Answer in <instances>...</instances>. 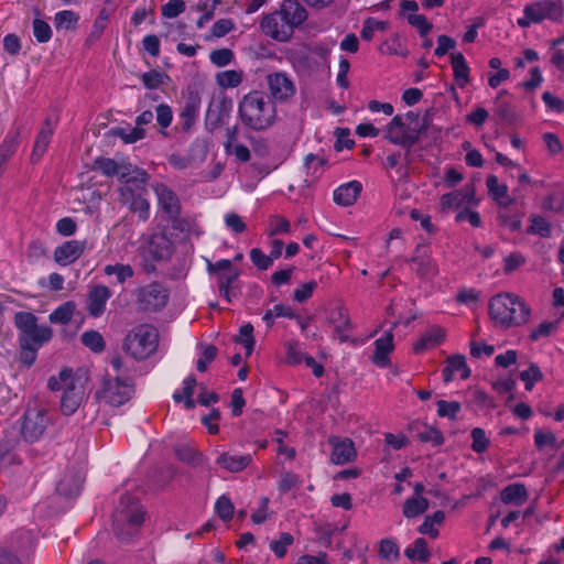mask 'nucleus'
I'll use <instances>...</instances> for the list:
<instances>
[{"label": "nucleus", "mask_w": 564, "mask_h": 564, "mask_svg": "<svg viewBox=\"0 0 564 564\" xmlns=\"http://www.w3.org/2000/svg\"><path fill=\"white\" fill-rule=\"evenodd\" d=\"M523 13H525L534 24L542 23L544 20L558 22L563 17L564 6L561 0H539L525 4Z\"/></svg>", "instance_id": "11"}, {"label": "nucleus", "mask_w": 564, "mask_h": 564, "mask_svg": "<svg viewBox=\"0 0 564 564\" xmlns=\"http://www.w3.org/2000/svg\"><path fill=\"white\" fill-rule=\"evenodd\" d=\"M232 101L226 97L213 99L206 112L205 123L208 130L214 131L229 118Z\"/></svg>", "instance_id": "17"}, {"label": "nucleus", "mask_w": 564, "mask_h": 564, "mask_svg": "<svg viewBox=\"0 0 564 564\" xmlns=\"http://www.w3.org/2000/svg\"><path fill=\"white\" fill-rule=\"evenodd\" d=\"M361 191L362 185L360 182L350 181L334 191V202L340 206H351L359 197Z\"/></svg>", "instance_id": "27"}, {"label": "nucleus", "mask_w": 564, "mask_h": 564, "mask_svg": "<svg viewBox=\"0 0 564 564\" xmlns=\"http://www.w3.org/2000/svg\"><path fill=\"white\" fill-rule=\"evenodd\" d=\"M445 329L441 326L433 325L413 344V351L422 354L429 349L440 346L445 339Z\"/></svg>", "instance_id": "24"}, {"label": "nucleus", "mask_w": 564, "mask_h": 564, "mask_svg": "<svg viewBox=\"0 0 564 564\" xmlns=\"http://www.w3.org/2000/svg\"><path fill=\"white\" fill-rule=\"evenodd\" d=\"M243 80V72L237 69H228L216 74V83L221 88H236Z\"/></svg>", "instance_id": "37"}, {"label": "nucleus", "mask_w": 564, "mask_h": 564, "mask_svg": "<svg viewBox=\"0 0 564 564\" xmlns=\"http://www.w3.org/2000/svg\"><path fill=\"white\" fill-rule=\"evenodd\" d=\"M274 317H295V312L292 307L276 304L272 310H268L263 315V321L265 322L268 327H272Z\"/></svg>", "instance_id": "43"}, {"label": "nucleus", "mask_w": 564, "mask_h": 564, "mask_svg": "<svg viewBox=\"0 0 564 564\" xmlns=\"http://www.w3.org/2000/svg\"><path fill=\"white\" fill-rule=\"evenodd\" d=\"M250 260L259 270H268L273 264L269 254H265L260 248L250 250Z\"/></svg>", "instance_id": "62"}, {"label": "nucleus", "mask_w": 564, "mask_h": 564, "mask_svg": "<svg viewBox=\"0 0 564 564\" xmlns=\"http://www.w3.org/2000/svg\"><path fill=\"white\" fill-rule=\"evenodd\" d=\"M33 35L39 43H47L52 39L50 24L42 19H34L32 22Z\"/></svg>", "instance_id": "47"}, {"label": "nucleus", "mask_w": 564, "mask_h": 564, "mask_svg": "<svg viewBox=\"0 0 564 564\" xmlns=\"http://www.w3.org/2000/svg\"><path fill=\"white\" fill-rule=\"evenodd\" d=\"M133 393L134 386L130 379L108 377L104 379L101 389L96 392V397L111 406H121L132 398Z\"/></svg>", "instance_id": "9"}, {"label": "nucleus", "mask_w": 564, "mask_h": 564, "mask_svg": "<svg viewBox=\"0 0 564 564\" xmlns=\"http://www.w3.org/2000/svg\"><path fill=\"white\" fill-rule=\"evenodd\" d=\"M76 304L73 301H68L56 307L48 316V319L53 324L66 325L72 321L75 313Z\"/></svg>", "instance_id": "35"}, {"label": "nucleus", "mask_w": 564, "mask_h": 564, "mask_svg": "<svg viewBox=\"0 0 564 564\" xmlns=\"http://www.w3.org/2000/svg\"><path fill=\"white\" fill-rule=\"evenodd\" d=\"M251 463H252V455H250V454L231 455L229 453H223L216 459V464L229 473L242 471Z\"/></svg>", "instance_id": "28"}, {"label": "nucleus", "mask_w": 564, "mask_h": 564, "mask_svg": "<svg viewBox=\"0 0 564 564\" xmlns=\"http://www.w3.org/2000/svg\"><path fill=\"white\" fill-rule=\"evenodd\" d=\"M456 371L460 373L463 380L470 377V368L467 366L466 358L463 355H453L446 359L445 367L442 369L443 380L446 383L451 382Z\"/></svg>", "instance_id": "25"}, {"label": "nucleus", "mask_w": 564, "mask_h": 564, "mask_svg": "<svg viewBox=\"0 0 564 564\" xmlns=\"http://www.w3.org/2000/svg\"><path fill=\"white\" fill-rule=\"evenodd\" d=\"M437 415L441 417H447L452 421L456 420L457 414L459 413L462 405L457 401H437Z\"/></svg>", "instance_id": "48"}, {"label": "nucleus", "mask_w": 564, "mask_h": 564, "mask_svg": "<svg viewBox=\"0 0 564 564\" xmlns=\"http://www.w3.org/2000/svg\"><path fill=\"white\" fill-rule=\"evenodd\" d=\"M306 19L307 11L299 0H283L278 10L262 17L260 30L272 40L288 42Z\"/></svg>", "instance_id": "1"}, {"label": "nucleus", "mask_w": 564, "mask_h": 564, "mask_svg": "<svg viewBox=\"0 0 564 564\" xmlns=\"http://www.w3.org/2000/svg\"><path fill=\"white\" fill-rule=\"evenodd\" d=\"M119 203L127 206L138 215L140 221H147L150 217V203L145 198L148 193L134 192L128 186H120L118 189Z\"/></svg>", "instance_id": "14"}, {"label": "nucleus", "mask_w": 564, "mask_h": 564, "mask_svg": "<svg viewBox=\"0 0 564 564\" xmlns=\"http://www.w3.org/2000/svg\"><path fill=\"white\" fill-rule=\"evenodd\" d=\"M470 435L473 438L471 449L475 453L481 454L485 451H487V448L489 446V440L486 436V433L482 429H480V427L473 429Z\"/></svg>", "instance_id": "58"}, {"label": "nucleus", "mask_w": 564, "mask_h": 564, "mask_svg": "<svg viewBox=\"0 0 564 564\" xmlns=\"http://www.w3.org/2000/svg\"><path fill=\"white\" fill-rule=\"evenodd\" d=\"M379 554L387 561H395L399 557V546L391 539H383L380 542Z\"/></svg>", "instance_id": "60"}, {"label": "nucleus", "mask_w": 564, "mask_h": 564, "mask_svg": "<svg viewBox=\"0 0 564 564\" xmlns=\"http://www.w3.org/2000/svg\"><path fill=\"white\" fill-rule=\"evenodd\" d=\"M333 451L330 455V460L335 465H345L347 463L352 462L356 456V448L354 442L350 438H334L329 441Z\"/></svg>", "instance_id": "23"}, {"label": "nucleus", "mask_w": 564, "mask_h": 564, "mask_svg": "<svg viewBox=\"0 0 564 564\" xmlns=\"http://www.w3.org/2000/svg\"><path fill=\"white\" fill-rule=\"evenodd\" d=\"M329 322L334 324L335 334L340 341H346L349 333L352 329L351 322L347 310L344 306H338L332 310L329 314Z\"/></svg>", "instance_id": "26"}, {"label": "nucleus", "mask_w": 564, "mask_h": 564, "mask_svg": "<svg viewBox=\"0 0 564 564\" xmlns=\"http://www.w3.org/2000/svg\"><path fill=\"white\" fill-rule=\"evenodd\" d=\"M527 232L546 238L550 237L551 235V226L543 217L533 216L531 218V225L528 227Z\"/></svg>", "instance_id": "52"}, {"label": "nucleus", "mask_w": 564, "mask_h": 564, "mask_svg": "<svg viewBox=\"0 0 564 564\" xmlns=\"http://www.w3.org/2000/svg\"><path fill=\"white\" fill-rule=\"evenodd\" d=\"M519 378L525 383V390L531 391L534 383L543 379V373L536 364H531L520 372Z\"/></svg>", "instance_id": "45"}, {"label": "nucleus", "mask_w": 564, "mask_h": 564, "mask_svg": "<svg viewBox=\"0 0 564 564\" xmlns=\"http://www.w3.org/2000/svg\"><path fill=\"white\" fill-rule=\"evenodd\" d=\"M293 541L294 539L291 533L283 532L280 534L279 540L270 543V549L276 557L282 558L288 552V546H290Z\"/></svg>", "instance_id": "51"}, {"label": "nucleus", "mask_w": 564, "mask_h": 564, "mask_svg": "<svg viewBox=\"0 0 564 564\" xmlns=\"http://www.w3.org/2000/svg\"><path fill=\"white\" fill-rule=\"evenodd\" d=\"M174 251L172 240L165 234H154L147 247L148 254L155 261H166Z\"/></svg>", "instance_id": "21"}, {"label": "nucleus", "mask_w": 564, "mask_h": 564, "mask_svg": "<svg viewBox=\"0 0 564 564\" xmlns=\"http://www.w3.org/2000/svg\"><path fill=\"white\" fill-rule=\"evenodd\" d=\"M239 337L236 338V341L243 345L246 349V356H251L254 347V337H253V326L251 324H245L239 329Z\"/></svg>", "instance_id": "46"}, {"label": "nucleus", "mask_w": 564, "mask_h": 564, "mask_svg": "<svg viewBox=\"0 0 564 564\" xmlns=\"http://www.w3.org/2000/svg\"><path fill=\"white\" fill-rule=\"evenodd\" d=\"M316 288L317 282L315 280H311L306 283H303L300 288L294 290L293 300L297 303H304L305 301L312 297Z\"/></svg>", "instance_id": "61"}, {"label": "nucleus", "mask_w": 564, "mask_h": 564, "mask_svg": "<svg viewBox=\"0 0 564 564\" xmlns=\"http://www.w3.org/2000/svg\"><path fill=\"white\" fill-rule=\"evenodd\" d=\"M393 338V330L389 329L386 330L381 337L375 340V349L371 357V361L375 366L379 368H387L390 366V354L394 350Z\"/></svg>", "instance_id": "18"}, {"label": "nucleus", "mask_w": 564, "mask_h": 564, "mask_svg": "<svg viewBox=\"0 0 564 564\" xmlns=\"http://www.w3.org/2000/svg\"><path fill=\"white\" fill-rule=\"evenodd\" d=\"M203 351L200 357L197 359L196 368L199 372H204L207 370L208 365L213 362L217 355H218V348L214 345H207L202 346Z\"/></svg>", "instance_id": "53"}, {"label": "nucleus", "mask_w": 564, "mask_h": 564, "mask_svg": "<svg viewBox=\"0 0 564 564\" xmlns=\"http://www.w3.org/2000/svg\"><path fill=\"white\" fill-rule=\"evenodd\" d=\"M291 232V224L290 221L282 216H273L269 223L268 235L270 237L281 235V234H290Z\"/></svg>", "instance_id": "54"}, {"label": "nucleus", "mask_w": 564, "mask_h": 564, "mask_svg": "<svg viewBox=\"0 0 564 564\" xmlns=\"http://www.w3.org/2000/svg\"><path fill=\"white\" fill-rule=\"evenodd\" d=\"M238 115L242 124L248 129L264 131L276 120V106L263 91L252 90L239 101Z\"/></svg>", "instance_id": "2"}, {"label": "nucleus", "mask_w": 564, "mask_h": 564, "mask_svg": "<svg viewBox=\"0 0 564 564\" xmlns=\"http://www.w3.org/2000/svg\"><path fill=\"white\" fill-rule=\"evenodd\" d=\"M429 509V500L424 497H410L403 503L402 513L412 519L423 514Z\"/></svg>", "instance_id": "33"}, {"label": "nucleus", "mask_w": 564, "mask_h": 564, "mask_svg": "<svg viewBox=\"0 0 564 564\" xmlns=\"http://www.w3.org/2000/svg\"><path fill=\"white\" fill-rule=\"evenodd\" d=\"M207 271L209 274L216 275L220 296L230 303L231 290L238 281L240 271L234 268L231 260L228 259H221L216 262L207 260Z\"/></svg>", "instance_id": "10"}, {"label": "nucleus", "mask_w": 564, "mask_h": 564, "mask_svg": "<svg viewBox=\"0 0 564 564\" xmlns=\"http://www.w3.org/2000/svg\"><path fill=\"white\" fill-rule=\"evenodd\" d=\"M215 510L221 520L228 521L232 518L235 508L228 497L221 496L215 503Z\"/></svg>", "instance_id": "59"}, {"label": "nucleus", "mask_w": 564, "mask_h": 564, "mask_svg": "<svg viewBox=\"0 0 564 564\" xmlns=\"http://www.w3.org/2000/svg\"><path fill=\"white\" fill-rule=\"evenodd\" d=\"M159 334L155 327L142 324L134 327L123 340V349L132 358L144 360L158 348Z\"/></svg>", "instance_id": "7"}, {"label": "nucleus", "mask_w": 564, "mask_h": 564, "mask_svg": "<svg viewBox=\"0 0 564 564\" xmlns=\"http://www.w3.org/2000/svg\"><path fill=\"white\" fill-rule=\"evenodd\" d=\"M412 264V270L422 279H433L438 273L436 262L432 259L431 247L426 243H420L408 260Z\"/></svg>", "instance_id": "13"}, {"label": "nucleus", "mask_w": 564, "mask_h": 564, "mask_svg": "<svg viewBox=\"0 0 564 564\" xmlns=\"http://www.w3.org/2000/svg\"><path fill=\"white\" fill-rule=\"evenodd\" d=\"M86 246V240H67L54 250V260L63 267L72 264L83 256Z\"/></svg>", "instance_id": "20"}, {"label": "nucleus", "mask_w": 564, "mask_h": 564, "mask_svg": "<svg viewBox=\"0 0 564 564\" xmlns=\"http://www.w3.org/2000/svg\"><path fill=\"white\" fill-rule=\"evenodd\" d=\"M462 194L459 191H453L442 195L440 206L442 212H446L454 208H459L464 205Z\"/></svg>", "instance_id": "55"}, {"label": "nucleus", "mask_w": 564, "mask_h": 564, "mask_svg": "<svg viewBox=\"0 0 564 564\" xmlns=\"http://www.w3.org/2000/svg\"><path fill=\"white\" fill-rule=\"evenodd\" d=\"M13 322L18 329L19 345H31L41 348L53 337L52 328L47 325H39L37 316L31 312H17Z\"/></svg>", "instance_id": "6"}, {"label": "nucleus", "mask_w": 564, "mask_h": 564, "mask_svg": "<svg viewBox=\"0 0 564 564\" xmlns=\"http://www.w3.org/2000/svg\"><path fill=\"white\" fill-rule=\"evenodd\" d=\"M111 133L112 135L120 138L127 144L134 143L145 137V130L140 127H117L111 129Z\"/></svg>", "instance_id": "39"}, {"label": "nucleus", "mask_w": 564, "mask_h": 564, "mask_svg": "<svg viewBox=\"0 0 564 564\" xmlns=\"http://www.w3.org/2000/svg\"><path fill=\"white\" fill-rule=\"evenodd\" d=\"M286 349V364L291 366L300 365L306 357V355L302 351L301 344L296 340H290L285 344Z\"/></svg>", "instance_id": "44"}, {"label": "nucleus", "mask_w": 564, "mask_h": 564, "mask_svg": "<svg viewBox=\"0 0 564 564\" xmlns=\"http://www.w3.org/2000/svg\"><path fill=\"white\" fill-rule=\"evenodd\" d=\"M270 98L275 101H286L295 95V85L284 72L271 73L267 76Z\"/></svg>", "instance_id": "15"}, {"label": "nucleus", "mask_w": 564, "mask_h": 564, "mask_svg": "<svg viewBox=\"0 0 564 564\" xmlns=\"http://www.w3.org/2000/svg\"><path fill=\"white\" fill-rule=\"evenodd\" d=\"M176 457L188 465L194 467L203 466L206 458L203 454L198 453L194 447L182 445L175 449Z\"/></svg>", "instance_id": "34"}, {"label": "nucleus", "mask_w": 564, "mask_h": 564, "mask_svg": "<svg viewBox=\"0 0 564 564\" xmlns=\"http://www.w3.org/2000/svg\"><path fill=\"white\" fill-rule=\"evenodd\" d=\"M186 9V4L183 0H170L167 3L162 6V15L167 19H173L183 13Z\"/></svg>", "instance_id": "64"}, {"label": "nucleus", "mask_w": 564, "mask_h": 564, "mask_svg": "<svg viewBox=\"0 0 564 564\" xmlns=\"http://www.w3.org/2000/svg\"><path fill=\"white\" fill-rule=\"evenodd\" d=\"M150 180L149 173L140 167H134L132 175L128 177L122 186H128L134 192L148 193V182Z\"/></svg>", "instance_id": "32"}, {"label": "nucleus", "mask_w": 564, "mask_h": 564, "mask_svg": "<svg viewBox=\"0 0 564 564\" xmlns=\"http://www.w3.org/2000/svg\"><path fill=\"white\" fill-rule=\"evenodd\" d=\"M40 347L31 345H19V359L26 367H31L36 361Z\"/></svg>", "instance_id": "63"}, {"label": "nucleus", "mask_w": 564, "mask_h": 564, "mask_svg": "<svg viewBox=\"0 0 564 564\" xmlns=\"http://www.w3.org/2000/svg\"><path fill=\"white\" fill-rule=\"evenodd\" d=\"M104 273L108 276L116 275L117 282L123 284L127 280L131 279L134 274L130 264H108L104 268Z\"/></svg>", "instance_id": "41"}, {"label": "nucleus", "mask_w": 564, "mask_h": 564, "mask_svg": "<svg viewBox=\"0 0 564 564\" xmlns=\"http://www.w3.org/2000/svg\"><path fill=\"white\" fill-rule=\"evenodd\" d=\"M167 301L169 291L160 282L142 286L138 292V303L143 311H159L167 304Z\"/></svg>", "instance_id": "12"}, {"label": "nucleus", "mask_w": 564, "mask_h": 564, "mask_svg": "<svg viewBox=\"0 0 564 564\" xmlns=\"http://www.w3.org/2000/svg\"><path fill=\"white\" fill-rule=\"evenodd\" d=\"M406 21L417 30L421 37H425L433 28L424 14L409 13Z\"/></svg>", "instance_id": "49"}, {"label": "nucleus", "mask_w": 564, "mask_h": 564, "mask_svg": "<svg viewBox=\"0 0 564 564\" xmlns=\"http://www.w3.org/2000/svg\"><path fill=\"white\" fill-rule=\"evenodd\" d=\"M57 121V118H52L51 116L45 118L43 126L35 138L33 151L31 153V161L33 163L37 162L46 152L56 129Z\"/></svg>", "instance_id": "19"}, {"label": "nucleus", "mask_w": 564, "mask_h": 564, "mask_svg": "<svg viewBox=\"0 0 564 564\" xmlns=\"http://www.w3.org/2000/svg\"><path fill=\"white\" fill-rule=\"evenodd\" d=\"M234 58V52L227 47L214 50L209 54L210 63L217 67H225L229 65Z\"/></svg>", "instance_id": "50"}, {"label": "nucleus", "mask_w": 564, "mask_h": 564, "mask_svg": "<svg viewBox=\"0 0 564 564\" xmlns=\"http://www.w3.org/2000/svg\"><path fill=\"white\" fill-rule=\"evenodd\" d=\"M152 189L156 196L158 205L163 214L167 217L182 214V204L176 193L162 182L152 185Z\"/></svg>", "instance_id": "16"}, {"label": "nucleus", "mask_w": 564, "mask_h": 564, "mask_svg": "<svg viewBox=\"0 0 564 564\" xmlns=\"http://www.w3.org/2000/svg\"><path fill=\"white\" fill-rule=\"evenodd\" d=\"M79 14L72 10H62L55 13L54 25L57 31L76 29Z\"/></svg>", "instance_id": "38"}, {"label": "nucleus", "mask_w": 564, "mask_h": 564, "mask_svg": "<svg viewBox=\"0 0 564 564\" xmlns=\"http://www.w3.org/2000/svg\"><path fill=\"white\" fill-rule=\"evenodd\" d=\"M144 522V511L139 501L129 494L120 497L112 514V530L121 542H129L140 531Z\"/></svg>", "instance_id": "5"}, {"label": "nucleus", "mask_w": 564, "mask_h": 564, "mask_svg": "<svg viewBox=\"0 0 564 564\" xmlns=\"http://www.w3.org/2000/svg\"><path fill=\"white\" fill-rule=\"evenodd\" d=\"M489 195L495 199L508 197V187L500 184L496 175H489L486 180Z\"/></svg>", "instance_id": "56"}, {"label": "nucleus", "mask_w": 564, "mask_h": 564, "mask_svg": "<svg viewBox=\"0 0 564 564\" xmlns=\"http://www.w3.org/2000/svg\"><path fill=\"white\" fill-rule=\"evenodd\" d=\"M404 554L408 558L417 560L421 563L427 562L431 555L427 543L423 538L416 539L412 546L405 549Z\"/></svg>", "instance_id": "40"}, {"label": "nucleus", "mask_w": 564, "mask_h": 564, "mask_svg": "<svg viewBox=\"0 0 564 564\" xmlns=\"http://www.w3.org/2000/svg\"><path fill=\"white\" fill-rule=\"evenodd\" d=\"M488 313L496 327L508 329L525 324L530 308L512 293H499L489 300Z\"/></svg>", "instance_id": "3"}, {"label": "nucleus", "mask_w": 564, "mask_h": 564, "mask_svg": "<svg viewBox=\"0 0 564 564\" xmlns=\"http://www.w3.org/2000/svg\"><path fill=\"white\" fill-rule=\"evenodd\" d=\"M112 293L106 285L98 284L90 288L87 296V310L94 317L100 316L105 310L108 300Z\"/></svg>", "instance_id": "22"}, {"label": "nucleus", "mask_w": 564, "mask_h": 564, "mask_svg": "<svg viewBox=\"0 0 564 564\" xmlns=\"http://www.w3.org/2000/svg\"><path fill=\"white\" fill-rule=\"evenodd\" d=\"M51 424L47 405L36 399L29 401L22 416L21 433L26 442L39 441Z\"/></svg>", "instance_id": "8"}, {"label": "nucleus", "mask_w": 564, "mask_h": 564, "mask_svg": "<svg viewBox=\"0 0 564 564\" xmlns=\"http://www.w3.org/2000/svg\"><path fill=\"white\" fill-rule=\"evenodd\" d=\"M86 380L76 373L73 369L64 368L57 377H51L47 381V388L51 391H62L61 412L66 415H73L86 400Z\"/></svg>", "instance_id": "4"}, {"label": "nucleus", "mask_w": 564, "mask_h": 564, "mask_svg": "<svg viewBox=\"0 0 564 564\" xmlns=\"http://www.w3.org/2000/svg\"><path fill=\"white\" fill-rule=\"evenodd\" d=\"M80 340L85 347L89 348L96 354L104 351L106 346L104 337L99 332L96 330H87L83 333Z\"/></svg>", "instance_id": "42"}, {"label": "nucleus", "mask_w": 564, "mask_h": 564, "mask_svg": "<svg viewBox=\"0 0 564 564\" xmlns=\"http://www.w3.org/2000/svg\"><path fill=\"white\" fill-rule=\"evenodd\" d=\"M445 520V513L442 510L435 511L431 516H426L423 523L419 527L421 534H426L432 539H436L440 534L438 530L434 528L435 524L441 525Z\"/></svg>", "instance_id": "36"}, {"label": "nucleus", "mask_w": 564, "mask_h": 564, "mask_svg": "<svg viewBox=\"0 0 564 564\" xmlns=\"http://www.w3.org/2000/svg\"><path fill=\"white\" fill-rule=\"evenodd\" d=\"M452 67L454 78L460 88H464L470 80L469 73L470 68L462 53L452 54Z\"/></svg>", "instance_id": "31"}, {"label": "nucleus", "mask_w": 564, "mask_h": 564, "mask_svg": "<svg viewBox=\"0 0 564 564\" xmlns=\"http://www.w3.org/2000/svg\"><path fill=\"white\" fill-rule=\"evenodd\" d=\"M500 499L506 505L521 506L528 499V491L523 484H511L500 492Z\"/></svg>", "instance_id": "29"}, {"label": "nucleus", "mask_w": 564, "mask_h": 564, "mask_svg": "<svg viewBox=\"0 0 564 564\" xmlns=\"http://www.w3.org/2000/svg\"><path fill=\"white\" fill-rule=\"evenodd\" d=\"M95 165L105 176L112 177L118 175L120 172V164L117 163L113 159L109 158H97L95 160Z\"/></svg>", "instance_id": "57"}, {"label": "nucleus", "mask_w": 564, "mask_h": 564, "mask_svg": "<svg viewBox=\"0 0 564 564\" xmlns=\"http://www.w3.org/2000/svg\"><path fill=\"white\" fill-rule=\"evenodd\" d=\"M199 110V99L196 97H189L180 113V124L184 132L189 131L194 126Z\"/></svg>", "instance_id": "30"}]
</instances>
